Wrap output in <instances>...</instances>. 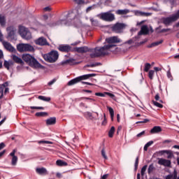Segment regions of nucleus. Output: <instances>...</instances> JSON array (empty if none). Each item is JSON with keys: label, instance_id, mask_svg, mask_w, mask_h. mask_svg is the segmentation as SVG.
<instances>
[{"label": "nucleus", "instance_id": "9", "mask_svg": "<svg viewBox=\"0 0 179 179\" xmlns=\"http://www.w3.org/2000/svg\"><path fill=\"white\" fill-rule=\"evenodd\" d=\"M106 41L108 43V45H112L110 48H113V47H115V45L111 44H117L118 43H121V39L118 38V36H112L106 39Z\"/></svg>", "mask_w": 179, "mask_h": 179}, {"label": "nucleus", "instance_id": "40", "mask_svg": "<svg viewBox=\"0 0 179 179\" xmlns=\"http://www.w3.org/2000/svg\"><path fill=\"white\" fill-rule=\"evenodd\" d=\"M166 75H167L168 79H170V80H173V76L171 75V71L170 69L167 71Z\"/></svg>", "mask_w": 179, "mask_h": 179}, {"label": "nucleus", "instance_id": "51", "mask_svg": "<svg viewBox=\"0 0 179 179\" xmlns=\"http://www.w3.org/2000/svg\"><path fill=\"white\" fill-rule=\"evenodd\" d=\"M95 96H99V97H105L106 94L101 93V92H96Z\"/></svg>", "mask_w": 179, "mask_h": 179}, {"label": "nucleus", "instance_id": "6", "mask_svg": "<svg viewBox=\"0 0 179 179\" xmlns=\"http://www.w3.org/2000/svg\"><path fill=\"white\" fill-rule=\"evenodd\" d=\"M18 33L24 40H30V38H31V32L24 27H20Z\"/></svg>", "mask_w": 179, "mask_h": 179}, {"label": "nucleus", "instance_id": "23", "mask_svg": "<svg viewBox=\"0 0 179 179\" xmlns=\"http://www.w3.org/2000/svg\"><path fill=\"white\" fill-rule=\"evenodd\" d=\"M79 82H80V79L79 78V77H77L74 79L71 80L68 83V86H73V85H76V83H79Z\"/></svg>", "mask_w": 179, "mask_h": 179}, {"label": "nucleus", "instance_id": "29", "mask_svg": "<svg viewBox=\"0 0 179 179\" xmlns=\"http://www.w3.org/2000/svg\"><path fill=\"white\" fill-rule=\"evenodd\" d=\"M127 13H129V10L128 9L116 10V15H127Z\"/></svg>", "mask_w": 179, "mask_h": 179}, {"label": "nucleus", "instance_id": "22", "mask_svg": "<svg viewBox=\"0 0 179 179\" xmlns=\"http://www.w3.org/2000/svg\"><path fill=\"white\" fill-rule=\"evenodd\" d=\"M36 171L40 176L47 175V169L45 168H37Z\"/></svg>", "mask_w": 179, "mask_h": 179}, {"label": "nucleus", "instance_id": "55", "mask_svg": "<svg viewBox=\"0 0 179 179\" xmlns=\"http://www.w3.org/2000/svg\"><path fill=\"white\" fill-rule=\"evenodd\" d=\"M99 65H101V63L96 62L95 64H92L90 65L91 68H94V66H99Z\"/></svg>", "mask_w": 179, "mask_h": 179}, {"label": "nucleus", "instance_id": "49", "mask_svg": "<svg viewBox=\"0 0 179 179\" xmlns=\"http://www.w3.org/2000/svg\"><path fill=\"white\" fill-rule=\"evenodd\" d=\"M149 119H144L143 121H138L136 124H146V122H149Z\"/></svg>", "mask_w": 179, "mask_h": 179}, {"label": "nucleus", "instance_id": "21", "mask_svg": "<svg viewBox=\"0 0 179 179\" xmlns=\"http://www.w3.org/2000/svg\"><path fill=\"white\" fill-rule=\"evenodd\" d=\"M162 132V127L160 126H155L150 131V134H159Z\"/></svg>", "mask_w": 179, "mask_h": 179}, {"label": "nucleus", "instance_id": "8", "mask_svg": "<svg viewBox=\"0 0 179 179\" xmlns=\"http://www.w3.org/2000/svg\"><path fill=\"white\" fill-rule=\"evenodd\" d=\"M125 29V24L117 22L111 27V30L114 33H122V30Z\"/></svg>", "mask_w": 179, "mask_h": 179}, {"label": "nucleus", "instance_id": "30", "mask_svg": "<svg viewBox=\"0 0 179 179\" xmlns=\"http://www.w3.org/2000/svg\"><path fill=\"white\" fill-rule=\"evenodd\" d=\"M136 15L137 16H150V13H143L142 11L136 10Z\"/></svg>", "mask_w": 179, "mask_h": 179}, {"label": "nucleus", "instance_id": "11", "mask_svg": "<svg viewBox=\"0 0 179 179\" xmlns=\"http://www.w3.org/2000/svg\"><path fill=\"white\" fill-rule=\"evenodd\" d=\"M35 43L36 44V45H50V44L47 41V39L44 37H41L36 39L35 41Z\"/></svg>", "mask_w": 179, "mask_h": 179}, {"label": "nucleus", "instance_id": "36", "mask_svg": "<svg viewBox=\"0 0 179 179\" xmlns=\"http://www.w3.org/2000/svg\"><path fill=\"white\" fill-rule=\"evenodd\" d=\"M152 104L159 108H163V104L157 102V101L152 100Z\"/></svg>", "mask_w": 179, "mask_h": 179}, {"label": "nucleus", "instance_id": "60", "mask_svg": "<svg viewBox=\"0 0 179 179\" xmlns=\"http://www.w3.org/2000/svg\"><path fill=\"white\" fill-rule=\"evenodd\" d=\"M5 148V143H0V150H2Z\"/></svg>", "mask_w": 179, "mask_h": 179}, {"label": "nucleus", "instance_id": "63", "mask_svg": "<svg viewBox=\"0 0 179 179\" xmlns=\"http://www.w3.org/2000/svg\"><path fill=\"white\" fill-rule=\"evenodd\" d=\"M44 10L45 12H50V10H51V8H50V6L45 7Z\"/></svg>", "mask_w": 179, "mask_h": 179}, {"label": "nucleus", "instance_id": "37", "mask_svg": "<svg viewBox=\"0 0 179 179\" xmlns=\"http://www.w3.org/2000/svg\"><path fill=\"white\" fill-rule=\"evenodd\" d=\"M150 63H145L144 67V72H149V69L151 68Z\"/></svg>", "mask_w": 179, "mask_h": 179}, {"label": "nucleus", "instance_id": "62", "mask_svg": "<svg viewBox=\"0 0 179 179\" xmlns=\"http://www.w3.org/2000/svg\"><path fill=\"white\" fill-rule=\"evenodd\" d=\"M56 177L57 178H62V174L59 173H56Z\"/></svg>", "mask_w": 179, "mask_h": 179}, {"label": "nucleus", "instance_id": "14", "mask_svg": "<svg viewBox=\"0 0 179 179\" xmlns=\"http://www.w3.org/2000/svg\"><path fill=\"white\" fill-rule=\"evenodd\" d=\"M3 45L4 48H6L7 51H10V52H15V51H16V49L8 42H3Z\"/></svg>", "mask_w": 179, "mask_h": 179}, {"label": "nucleus", "instance_id": "25", "mask_svg": "<svg viewBox=\"0 0 179 179\" xmlns=\"http://www.w3.org/2000/svg\"><path fill=\"white\" fill-rule=\"evenodd\" d=\"M57 166H59V167H65L68 166V163L66 162H64L61 159H58L56 161Z\"/></svg>", "mask_w": 179, "mask_h": 179}, {"label": "nucleus", "instance_id": "59", "mask_svg": "<svg viewBox=\"0 0 179 179\" xmlns=\"http://www.w3.org/2000/svg\"><path fill=\"white\" fill-rule=\"evenodd\" d=\"M133 43H134V40H133V39H129V41H127L126 42V44H129V45H131V44H133Z\"/></svg>", "mask_w": 179, "mask_h": 179}, {"label": "nucleus", "instance_id": "10", "mask_svg": "<svg viewBox=\"0 0 179 179\" xmlns=\"http://www.w3.org/2000/svg\"><path fill=\"white\" fill-rule=\"evenodd\" d=\"M57 50L61 52H71L72 47L69 45L62 44L58 46Z\"/></svg>", "mask_w": 179, "mask_h": 179}, {"label": "nucleus", "instance_id": "39", "mask_svg": "<svg viewBox=\"0 0 179 179\" xmlns=\"http://www.w3.org/2000/svg\"><path fill=\"white\" fill-rule=\"evenodd\" d=\"M155 99L156 100V101H159V103H163V100L160 99V94L159 93H157L155 95Z\"/></svg>", "mask_w": 179, "mask_h": 179}, {"label": "nucleus", "instance_id": "64", "mask_svg": "<svg viewBox=\"0 0 179 179\" xmlns=\"http://www.w3.org/2000/svg\"><path fill=\"white\" fill-rule=\"evenodd\" d=\"M108 177V174H105V175H103V176L101 177V178H102V179H107Z\"/></svg>", "mask_w": 179, "mask_h": 179}, {"label": "nucleus", "instance_id": "5", "mask_svg": "<svg viewBox=\"0 0 179 179\" xmlns=\"http://www.w3.org/2000/svg\"><path fill=\"white\" fill-rule=\"evenodd\" d=\"M179 20V10L177 11L176 13L172 15L170 17H163L162 19V22L163 24L165 26H170L171 23H173V22H177Z\"/></svg>", "mask_w": 179, "mask_h": 179}, {"label": "nucleus", "instance_id": "3", "mask_svg": "<svg viewBox=\"0 0 179 179\" xmlns=\"http://www.w3.org/2000/svg\"><path fill=\"white\" fill-rule=\"evenodd\" d=\"M22 59L31 68H43V65H41V64H40L38 61L30 54L22 55Z\"/></svg>", "mask_w": 179, "mask_h": 179}, {"label": "nucleus", "instance_id": "34", "mask_svg": "<svg viewBox=\"0 0 179 179\" xmlns=\"http://www.w3.org/2000/svg\"><path fill=\"white\" fill-rule=\"evenodd\" d=\"M154 142L153 141H150L149 142H148L145 145H144V151L145 152H148V148L150 147V146H152V145H153Z\"/></svg>", "mask_w": 179, "mask_h": 179}, {"label": "nucleus", "instance_id": "27", "mask_svg": "<svg viewBox=\"0 0 179 179\" xmlns=\"http://www.w3.org/2000/svg\"><path fill=\"white\" fill-rule=\"evenodd\" d=\"M7 30H10V31L8 32V37H10V38H15V30H13V28L8 27L7 28Z\"/></svg>", "mask_w": 179, "mask_h": 179}, {"label": "nucleus", "instance_id": "19", "mask_svg": "<svg viewBox=\"0 0 179 179\" xmlns=\"http://www.w3.org/2000/svg\"><path fill=\"white\" fill-rule=\"evenodd\" d=\"M27 43H20L17 45V50L19 52H26Z\"/></svg>", "mask_w": 179, "mask_h": 179}, {"label": "nucleus", "instance_id": "43", "mask_svg": "<svg viewBox=\"0 0 179 179\" xmlns=\"http://www.w3.org/2000/svg\"><path fill=\"white\" fill-rule=\"evenodd\" d=\"M101 155L103 157V159H105V160H107L108 159V157L106 155V150H104V148L101 150Z\"/></svg>", "mask_w": 179, "mask_h": 179}, {"label": "nucleus", "instance_id": "18", "mask_svg": "<svg viewBox=\"0 0 179 179\" xmlns=\"http://www.w3.org/2000/svg\"><path fill=\"white\" fill-rule=\"evenodd\" d=\"M94 76H96V74L91 73V74H85L83 76H78V78L80 79V81L81 82V80H86L90 79V78H93Z\"/></svg>", "mask_w": 179, "mask_h": 179}, {"label": "nucleus", "instance_id": "26", "mask_svg": "<svg viewBox=\"0 0 179 179\" xmlns=\"http://www.w3.org/2000/svg\"><path fill=\"white\" fill-rule=\"evenodd\" d=\"M6 24V18L5 17V15H0V25L1 27H5V25Z\"/></svg>", "mask_w": 179, "mask_h": 179}, {"label": "nucleus", "instance_id": "32", "mask_svg": "<svg viewBox=\"0 0 179 179\" xmlns=\"http://www.w3.org/2000/svg\"><path fill=\"white\" fill-rule=\"evenodd\" d=\"M108 110L110 115L111 121H114V109H113V108L108 106Z\"/></svg>", "mask_w": 179, "mask_h": 179}, {"label": "nucleus", "instance_id": "2", "mask_svg": "<svg viewBox=\"0 0 179 179\" xmlns=\"http://www.w3.org/2000/svg\"><path fill=\"white\" fill-rule=\"evenodd\" d=\"M62 20L57 21L52 24V26H69V20H73L76 17V14L73 11H70L68 13H64L62 15Z\"/></svg>", "mask_w": 179, "mask_h": 179}, {"label": "nucleus", "instance_id": "52", "mask_svg": "<svg viewBox=\"0 0 179 179\" xmlns=\"http://www.w3.org/2000/svg\"><path fill=\"white\" fill-rule=\"evenodd\" d=\"M3 65L7 69H9V66H10V64L8 63V61H5Z\"/></svg>", "mask_w": 179, "mask_h": 179}, {"label": "nucleus", "instance_id": "50", "mask_svg": "<svg viewBox=\"0 0 179 179\" xmlns=\"http://www.w3.org/2000/svg\"><path fill=\"white\" fill-rule=\"evenodd\" d=\"M68 61H69V64H70L71 65L76 64V63H75L74 59L71 58V59H69Z\"/></svg>", "mask_w": 179, "mask_h": 179}, {"label": "nucleus", "instance_id": "47", "mask_svg": "<svg viewBox=\"0 0 179 179\" xmlns=\"http://www.w3.org/2000/svg\"><path fill=\"white\" fill-rule=\"evenodd\" d=\"M157 34H160L162 33V26H159L155 29Z\"/></svg>", "mask_w": 179, "mask_h": 179}, {"label": "nucleus", "instance_id": "42", "mask_svg": "<svg viewBox=\"0 0 179 179\" xmlns=\"http://www.w3.org/2000/svg\"><path fill=\"white\" fill-rule=\"evenodd\" d=\"M31 110H44L43 106H30Z\"/></svg>", "mask_w": 179, "mask_h": 179}, {"label": "nucleus", "instance_id": "38", "mask_svg": "<svg viewBox=\"0 0 179 179\" xmlns=\"http://www.w3.org/2000/svg\"><path fill=\"white\" fill-rule=\"evenodd\" d=\"M155 170V166L153 165V164H151L148 169V174H150L153 171Z\"/></svg>", "mask_w": 179, "mask_h": 179}, {"label": "nucleus", "instance_id": "20", "mask_svg": "<svg viewBox=\"0 0 179 179\" xmlns=\"http://www.w3.org/2000/svg\"><path fill=\"white\" fill-rule=\"evenodd\" d=\"M57 123V118L55 117H50L46 120V125H55Z\"/></svg>", "mask_w": 179, "mask_h": 179}, {"label": "nucleus", "instance_id": "17", "mask_svg": "<svg viewBox=\"0 0 179 179\" xmlns=\"http://www.w3.org/2000/svg\"><path fill=\"white\" fill-rule=\"evenodd\" d=\"M12 59L15 62V64H18L20 65H24V62H23V59L22 58L16 56V55H13Z\"/></svg>", "mask_w": 179, "mask_h": 179}, {"label": "nucleus", "instance_id": "61", "mask_svg": "<svg viewBox=\"0 0 179 179\" xmlns=\"http://www.w3.org/2000/svg\"><path fill=\"white\" fill-rule=\"evenodd\" d=\"M173 174H169L168 176H166L165 179H173Z\"/></svg>", "mask_w": 179, "mask_h": 179}, {"label": "nucleus", "instance_id": "33", "mask_svg": "<svg viewBox=\"0 0 179 179\" xmlns=\"http://www.w3.org/2000/svg\"><path fill=\"white\" fill-rule=\"evenodd\" d=\"M115 132V127H114V126H113L109 132H108V136L109 138H113L114 136V133Z\"/></svg>", "mask_w": 179, "mask_h": 179}, {"label": "nucleus", "instance_id": "13", "mask_svg": "<svg viewBox=\"0 0 179 179\" xmlns=\"http://www.w3.org/2000/svg\"><path fill=\"white\" fill-rule=\"evenodd\" d=\"M147 34H149V28L148 25H143L138 33V36H146Z\"/></svg>", "mask_w": 179, "mask_h": 179}, {"label": "nucleus", "instance_id": "12", "mask_svg": "<svg viewBox=\"0 0 179 179\" xmlns=\"http://www.w3.org/2000/svg\"><path fill=\"white\" fill-rule=\"evenodd\" d=\"M158 164L164 166L165 167H170L171 166V161L169 159L161 158L158 161Z\"/></svg>", "mask_w": 179, "mask_h": 179}, {"label": "nucleus", "instance_id": "41", "mask_svg": "<svg viewBox=\"0 0 179 179\" xmlns=\"http://www.w3.org/2000/svg\"><path fill=\"white\" fill-rule=\"evenodd\" d=\"M155 75V71L150 70L148 73V78L152 80L153 79V76Z\"/></svg>", "mask_w": 179, "mask_h": 179}, {"label": "nucleus", "instance_id": "54", "mask_svg": "<svg viewBox=\"0 0 179 179\" xmlns=\"http://www.w3.org/2000/svg\"><path fill=\"white\" fill-rule=\"evenodd\" d=\"M107 124V119L106 118V113L103 114V120L102 122V125H106Z\"/></svg>", "mask_w": 179, "mask_h": 179}, {"label": "nucleus", "instance_id": "31", "mask_svg": "<svg viewBox=\"0 0 179 179\" xmlns=\"http://www.w3.org/2000/svg\"><path fill=\"white\" fill-rule=\"evenodd\" d=\"M38 99L39 100H42L43 101H51V98L50 97H47V96H38Z\"/></svg>", "mask_w": 179, "mask_h": 179}, {"label": "nucleus", "instance_id": "15", "mask_svg": "<svg viewBox=\"0 0 179 179\" xmlns=\"http://www.w3.org/2000/svg\"><path fill=\"white\" fill-rule=\"evenodd\" d=\"M15 153H16V149H14L12 152L10 153V156L12 157L11 160V164L12 166H16L17 163V157L16 155H15Z\"/></svg>", "mask_w": 179, "mask_h": 179}, {"label": "nucleus", "instance_id": "44", "mask_svg": "<svg viewBox=\"0 0 179 179\" xmlns=\"http://www.w3.org/2000/svg\"><path fill=\"white\" fill-rule=\"evenodd\" d=\"M146 169H148V165H145L141 169V176L143 177L145 176V172L146 171Z\"/></svg>", "mask_w": 179, "mask_h": 179}, {"label": "nucleus", "instance_id": "58", "mask_svg": "<svg viewBox=\"0 0 179 179\" xmlns=\"http://www.w3.org/2000/svg\"><path fill=\"white\" fill-rule=\"evenodd\" d=\"M68 64H69V61L68 59L62 62V65H66Z\"/></svg>", "mask_w": 179, "mask_h": 179}, {"label": "nucleus", "instance_id": "48", "mask_svg": "<svg viewBox=\"0 0 179 179\" xmlns=\"http://www.w3.org/2000/svg\"><path fill=\"white\" fill-rule=\"evenodd\" d=\"M94 6H96L94 5V6H89L88 8H87V9H86L87 13H89V12H90V10H93V9H94Z\"/></svg>", "mask_w": 179, "mask_h": 179}, {"label": "nucleus", "instance_id": "28", "mask_svg": "<svg viewBox=\"0 0 179 179\" xmlns=\"http://www.w3.org/2000/svg\"><path fill=\"white\" fill-rule=\"evenodd\" d=\"M34 52V47H33L30 44H27L26 45V48H25V52Z\"/></svg>", "mask_w": 179, "mask_h": 179}, {"label": "nucleus", "instance_id": "45", "mask_svg": "<svg viewBox=\"0 0 179 179\" xmlns=\"http://www.w3.org/2000/svg\"><path fill=\"white\" fill-rule=\"evenodd\" d=\"M139 164V157H137L134 164L135 170H138V166Z\"/></svg>", "mask_w": 179, "mask_h": 179}, {"label": "nucleus", "instance_id": "53", "mask_svg": "<svg viewBox=\"0 0 179 179\" xmlns=\"http://www.w3.org/2000/svg\"><path fill=\"white\" fill-rule=\"evenodd\" d=\"M57 82V79L54 78L52 80L49 82L48 83V86H51L52 85H54Z\"/></svg>", "mask_w": 179, "mask_h": 179}, {"label": "nucleus", "instance_id": "1", "mask_svg": "<svg viewBox=\"0 0 179 179\" xmlns=\"http://www.w3.org/2000/svg\"><path fill=\"white\" fill-rule=\"evenodd\" d=\"M113 45H105L101 48H95L94 49H89L87 46H83L80 48H76L75 50L77 52L80 54H85L86 52H94L90 55V58H99V57H102V55H106V50H110Z\"/></svg>", "mask_w": 179, "mask_h": 179}, {"label": "nucleus", "instance_id": "4", "mask_svg": "<svg viewBox=\"0 0 179 179\" xmlns=\"http://www.w3.org/2000/svg\"><path fill=\"white\" fill-rule=\"evenodd\" d=\"M59 57V54H58V51L52 50L49 53L43 55V59L46 62H50V64H54V62H57L58 61V58Z\"/></svg>", "mask_w": 179, "mask_h": 179}, {"label": "nucleus", "instance_id": "56", "mask_svg": "<svg viewBox=\"0 0 179 179\" xmlns=\"http://www.w3.org/2000/svg\"><path fill=\"white\" fill-rule=\"evenodd\" d=\"M171 30V29L168 28V29H163L161 30L162 33H167V31H170Z\"/></svg>", "mask_w": 179, "mask_h": 179}, {"label": "nucleus", "instance_id": "35", "mask_svg": "<svg viewBox=\"0 0 179 179\" xmlns=\"http://www.w3.org/2000/svg\"><path fill=\"white\" fill-rule=\"evenodd\" d=\"M36 117H45L48 115V113L47 112H38L35 114Z\"/></svg>", "mask_w": 179, "mask_h": 179}, {"label": "nucleus", "instance_id": "7", "mask_svg": "<svg viewBox=\"0 0 179 179\" xmlns=\"http://www.w3.org/2000/svg\"><path fill=\"white\" fill-rule=\"evenodd\" d=\"M100 19L104 20L105 22H114L115 19V15L111 13V11H108L106 13H101L100 15Z\"/></svg>", "mask_w": 179, "mask_h": 179}, {"label": "nucleus", "instance_id": "16", "mask_svg": "<svg viewBox=\"0 0 179 179\" xmlns=\"http://www.w3.org/2000/svg\"><path fill=\"white\" fill-rule=\"evenodd\" d=\"M159 153L162 155H164V153L168 155L167 159H173V157H174V154L173 153V151H171L170 150H161V151H159Z\"/></svg>", "mask_w": 179, "mask_h": 179}, {"label": "nucleus", "instance_id": "57", "mask_svg": "<svg viewBox=\"0 0 179 179\" xmlns=\"http://www.w3.org/2000/svg\"><path fill=\"white\" fill-rule=\"evenodd\" d=\"M144 134H145V131H141V133L137 134V138H141V136H143Z\"/></svg>", "mask_w": 179, "mask_h": 179}, {"label": "nucleus", "instance_id": "24", "mask_svg": "<svg viewBox=\"0 0 179 179\" xmlns=\"http://www.w3.org/2000/svg\"><path fill=\"white\" fill-rule=\"evenodd\" d=\"M163 40H160L156 42L152 43L150 45H148V48H153V47H157V45H160V44H163Z\"/></svg>", "mask_w": 179, "mask_h": 179}, {"label": "nucleus", "instance_id": "46", "mask_svg": "<svg viewBox=\"0 0 179 179\" xmlns=\"http://www.w3.org/2000/svg\"><path fill=\"white\" fill-rule=\"evenodd\" d=\"M105 94H106L107 96H108L109 97H110V99H113V100L115 99V95H114L112 93L105 92Z\"/></svg>", "mask_w": 179, "mask_h": 179}]
</instances>
